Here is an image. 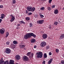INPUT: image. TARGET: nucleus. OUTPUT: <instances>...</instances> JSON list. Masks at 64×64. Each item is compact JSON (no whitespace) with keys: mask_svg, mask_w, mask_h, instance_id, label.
Returning <instances> with one entry per match:
<instances>
[{"mask_svg":"<svg viewBox=\"0 0 64 64\" xmlns=\"http://www.w3.org/2000/svg\"><path fill=\"white\" fill-rule=\"evenodd\" d=\"M31 36H33L35 38L36 36L33 33H30L27 34L25 36H24V38L25 39H27L29 38V37H31Z\"/></svg>","mask_w":64,"mask_h":64,"instance_id":"1","label":"nucleus"},{"mask_svg":"<svg viewBox=\"0 0 64 64\" xmlns=\"http://www.w3.org/2000/svg\"><path fill=\"white\" fill-rule=\"evenodd\" d=\"M36 54L37 55L36 56V58H41L43 56V53L41 52H37Z\"/></svg>","mask_w":64,"mask_h":64,"instance_id":"2","label":"nucleus"},{"mask_svg":"<svg viewBox=\"0 0 64 64\" xmlns=\"http://www.w3.org/2000/svg\"><path fill=\"white\" fill-rule=\"evenodd\" d=\"M22 59L23 60L25 61H28L29 60L28 57L26 56H24Z\"/></svg>","mask_w":64,"mask_h":64,"instance_id":"3","label":"nucleus"},{"mask_svg":"<svg viewBox=\"0 0 64 64\" xmlns=\"http://www.w3.org/2000/svg\"><path fill=\"white\" fill-rule=\"evenodd\" d=\"M46 45V43L44 42H42L40 44V46L42 47H43Z\"/></svg>","mask_w":64,"mask_h":64,"instance_id":"4","label":"nucleus"},{"mask_svg":"<svg viewBox=\"0 0 64 64\" xmlns=\"http://www.w3.org/2000/svg\"><path fill=\"white\" fill-rule=\"evenodd\" d=\"M6 52L7 54H9L11 52V50L8 48H6Z\"/></svg>","mask_w":64,"mask_h":64,"instance_id":"5","label":"nucleus"},{"mask_svg":"<svg viewBox=\"0 0 64 64\" xmlns=\"http://www.w3.org/2000/svg\"><path fill=\"white\" fill-rule=\"evenodd\" d=\"M44 20H39L37 21V23L38 24H41L43 23V22H44Z\"/></svg>","mask_w":64,"mask_h":64,"instance_id":"6","label":"nucleus"},{"mask_svg":"<svg viewBox=\"0 0 64 64\" xmlns=\"http://www.w3.org/2000/svg\"><path fill=\"white\" fill-rule=\"evenodd\" d=\"M9 64H14V61L13 60H10Z\"/></svg>","mask_w":64,"mask_h":64,"instance_id":"7","label":"nucleus"},{"mask_svg":"<svg viewBox=\"0 0 64 64\" xmlns=\"http://www.w3.org/2000/svg\"><path fill=\"white\" fill-rule=\"evenodd\" d=\"M16 60H19L20 59V56L19 55H16Z\"/></svg>","mask_w":64,"mask_h":64,"instance_id":"8","label":"nucleus"},{"mask_svg":"<svg viewBox=\"0 0 64 64\" xmlns=\"http://www.w3.org/2000/svg\"><path fill=\"white\" fill-rule=\"evenodd\" d=\"M42 37L44 39H46L47 37V35L46 34H43L42 36Z\"/></svg>","mask_w":64,"mask_h":64,"instance_id":"9","label":"nucleus"},{"mask_svg":"<svg viewBox=\"0 0 64 64\" xmlns=\"http://www.w3.org/2000/svg\"><path fill=\"white\" fill-rule=\"evenodd\" d=\"M32 8L31 6H28L27 8V10L29 11H31Z\"/></svg>","mask_w":64,"mask_h":64,"instance_id":"10","label":"nucleus"},{"mask_svg":"<svg viewBox=\"0 0 64 64\" xmlns=\"http://www.w3.org/2000/svg\"><path fill=\"white\" fill-rule=\"evenodd\" d=\"M52 61H53V58H52L50 59V60H49L48 62V64H50L52 63Z\"/></svg>","mask_w":64,"mask_h":64,"instance_id":"11","label":"nucleus"},{"mask_svg":"<svg viewBox=\"0 0 64 64\" xmlns=\"http://www.w3.org/2000/svg\"><path fill=\"white\" fill-rule=\"evenodd\" d=\"M12 18L11 20H10V22H13L14 20H15V17L14 16H12V17H11Z\"/></svg>","mask_w":64,"mask_h":64,"instance_id":"12","label":"nucleus"},{"mask_svg":"<svg viewBox=\"0 0 64 64\" xmlns=\"http://www.w3.org/2000/svg\"><path fill=\"white\" fill-rule=\"evenodd\" d=\"M3 60V58H1V60H0V64H4V61H2Z\"/></svg>","mask_w":64,"mask_h":64,"instance_id":"13","label":"nucleus"},{"mask_svg":"<svg viewBox=\"0 0 64 64\" xmlns=\"http://www.w3.org/2000/svg\"><path fill=\"white\" fill-rule=\"evenodd\" d=\"M36 40L35 39H32L31 40V43H34L35 42Z\"/></svg>","mask_w":64,"mask_h":64,"instance_id":"14","label":"nucleus"},{"mask_svg":"<svg viewBox=\"0 0 64 64\" xmlns=\"http://www.w3.org/2000/svg\"><path fill=\"white\" fill-rule=\"evenodd\" d=\"M54 13L55 14H57L58 13V10H55L54 11Z\"/></svg>","mask_w":64,"mask_h":64,"instance_id":"15","label":"nucleus"},{"mask_svg":"<svg viewBox=\"0 0 64 64\" xmlns=\"http://www.w3.org/2000/svg\"><path fill=\"white\" fill-rule=\"evenodd\" d=\"M0 32L1 34H3V33L4 32V30H3L1 29L0 30Z\"/></svg>","mask_w":64,"mask_h":64,"instance_id":"16","label":"nucleus"},{"mask_svg":"<svg viewBox=\"0 0 64 64\" xmlns=\"http://www.w3.org/2000/svg\"><path fill=\"white\" fill-rule=\"evenodd\" d=\"M44 58H47V54H46L44 53Z\"/></svg>","mask_w":64,"mask_h":64,"instance_id":"17","label":"nucleus"},{"mask_svg":"<svg viewBox=\"0 0 64 64\" xmlns=\"http://www.w3.org/2000/svg\"><path fill=\"white\" fill-rule=\"evenodd\" d=\"M8 61H9L8 60H6L5 62H4V64H8V63H9Z\"/></svg>","mask_w":64,"mask_h":64,"instance_id":"18","label":"nucleus"},{"mask_svg":"<svg viewBox=\"0 0 64 64\" xmlns=\"http://www.w3.org/2000/svg\"><path fill=\"white\" fill-rule=\"evenodd\" d=\"M35 10V8H33L31 10V11H32V12H33Z\"/></svg>","mask_w":64,"mask_h":64,"instance_id":"19","label":"nucleus"},{"mask_svg":"<svg viewBox=\"0 0 64 64\" xmlns=\"http://www.w3.org/2000/svg\"><path fill=\"white\" fill-rule=\"evenodd\" d=\"M14 44H17L18 43V42L14 40L13 42Z\"/></svg>","mask_w":64,"mask_h":64,"instance_id":"20","label":"nucleus"},{"mask_svg":"<svg viewBox=\"0 0 64 64\" xmlns=\"http://www.w3.org/2000/svg\"><path fill=\"white\" fill-rule=\"evenodd\" d=\"M26 21H28V20H30V18L29 17H27L26 18Z\"/></svg>","mask_w":64,"mask_h":64,"instance_id":"21","label":"nucleus"},{"mask_svg":"<svg viewBox=\"0 0 64 64\" xmlns=\"http://www.w3.org/2000/svg\"><path fill=\"white\" fill-rule=\"evenodd\" d=\"M61 39H63L64 38V34H63L60 37Z\"/></svg>","mask_w":64,"mask_h":64,"instance_id":"22","label":"nucleus"},{"mask_svg":"<svg viewBox=\"0 0 64 64\" xmlns=\"http://www.w3.org/2000/svg\"><path fill=\"white\" fill-rule=\"evenodd\" d=\"M6 37L7 38L8 36V35H9V32H6Z\"/></svg>","mask_w":64,"mask_h":64,"instance_id":"23","label":"nucleus"},{"mask_svg":"<svg viewBox=\"0 0 64 64\" xmlns=\"http://www.w3.org/2000/svg\"><path fill=\"white\" fill-rule=\"evenodd\" d=\"M20 46L22 48H23L24 47V46L23 44H21L20 45Z\"/></svg>","mask_w":64,"mask_h":64,"instance_id":"24","label":"nucleus"},{"mask_svg":"<svg viewBox=\"0 0 64 64\" xmlns=\"http://www.w3.org/2000/svg\"><path fill=\"white\" fill-rule=\"evenodd\" d=\"M30 53H31V52H29L27 53L26 54V55L27 56H30Z\"/></svg>","mask_w":64,"mask_h":64,"instance_id":"25","label":"nucleus"},{"mask_svg":"<svg viewBox=\"0 0 64 64\" xmlns=\"http://www.w3.org/2000/svg\"><path fill=\"white\" fill-rule=\"evenodd\" d=\"M48 10L50 11L51 10V8L50 7H48Z\"/></svg>","mask_w":64,"mask_h":64,"instance_id":"26","label":"nucleus"},{"mask_svg":"<svg viewBox=\"0 0 64 64\" xmlns=\"http://www.w3.org/2000/svg\"><path fill=\"white\" fill-rule=\"evenodd\" d=\"M40 9L41 10H44L45 9V8H44V7H42V8H40Z\"/></svg>","mask_w":64,"mask_h":64,"instance_id":"27","label":"nucleus"},{"mask_svg":"<svg viewBox=\"0 0 64 64\" xmlns=\"http://www.w3.org/2000/svg\"><path fill=\"white\" fill-rule=\"evenodd\" d=\"M58 23L57 22H56L54 23V24L55 25H57V24H58Z\"/></svg>","mask_w":64,"mask_h":64,"instance_id":"28","label":"nucleus"},{"mask_svg":"<svg viewBox=\"0 0 64 64\" xmlns=\"http://www.w3.org/2000/svg\"><path fill=\"white\" fill-rule=\"evenodd\" d=\"M33 55H34V54L32 53V54H31V56H30V57H33Z\"/></svg>","mask_w":64,"mask_h":64,"instance_id":"29","label":"nucleus"},{"mask_svg":"<svg viewBox=\"0 0 64 64\" xmlns=\"http://www.w3.org/2000/svg\"><path fill=\"white\" fill-rule=\"evenodd\" d=\"M56 53H58V52L59 51V50H58V49H56Z\"/></svg>","mask_w":64,"mask_h":64,"instance_id":"30","label":"nucleus"},{"mask_svg":"<svg viewBox=\"0 0 64 64\" xmlns=\"http://www.w3.org/2000/svg\"><path fill=\"white\" fill-rule=\"evenodd\" d=\"M12 2L14 4H15L16 3V1H15V0H12Z\"/></svg>","mask_w":64,"mask_h":64,"instance_id":"31","label":"nucleus"},{"mask_svg":"<svg viewBox=\"0 0 64 64\" xmlns=\"http://www.w3.org/2000/svg\"><path fill=\"white\" fill-rule=\"evenodd\" d=\"M52 8H55V5H52Z\"/></svg>","mask_w":64,"mask_h":64,"instance_id":"32","label":"nucleus"},{"mask_svg":"<svg viewBox=\"0 0 64 64\" xmlns=\"http://www.w3.org/2000/svg\"><path fill=\"white\" fill-rule=\"evenodd\" d=\"M34 17L35 18H38V15H34Z\"/></svg>","mask_w":64,"mask_h":64,"instance_id":"33","label":"nucleus"},{"mask_svg":"<svg viewBox=\"0 0 64 64\" xmlns=\"http://www.w3.org/2000/svg\"><path fill=\"white\" fill-rule=\"evenodd\" d=\"M32 26L33 25H32V23L30 24V27H32Z\"/></svg>","mask_w":64,"mask_h":64,"instance_id":"34","label":"nucleus"},{"mask_svg":"<svg viewBox=\"0 0 64 64\" xmlns=\"http://www.w3.org/2000/svg\"><path fill=\"white\" fill-rule=\"evenodd\" d=\"M40 17L42 18H43V17H44V16L41 14V15H40Z\"/></svg>","mask_w":64,"mask_h":64,"instance_id":"35","label":"nucleus"},{"mask_svg":"<svg viewBox=\"0 0 64 64\" xmlns=\"http://www.w3.org/2000/svg\"><path fill=\"white\" fill-rule=\"evenodd\" d=\"M52 0H49V1H48V2L50 4L51 2V1H52Z\"/></svg>","mask_w":64,"mask_h":64,"instance_id":"36","label":"nucleus"},{"mask_svg":"<svg viewBox=\"0 0 64 64\" xmlns=\"http://www.w3.org/2000/svg\"><path fill=\"white\" fill-rule=\"evenodd\" d=\"M61 62L62 64H64V60H62Z\"/></svg>","mask_w":64,"mask_h":64,"instance_id":"37","label":"nucleus"},{"mask_svg":"<svg viewBox=\"0 0 64 64\" xmlns=\"http://www.w3.org/2000/svg\"><path fill=\"white\" fill-rule=\"evenodd\" d=\"M45 62H46L44 60L43 62H42V64H45Z\"/></svg>","mask_w":64,"mask_h":64,"instance_id":"38","label":"nucleus"},{"mask_svg":"<svg viewBox=\"0 0 64 64\" xmlns=\"http://www.w3.org/2000/svg\"><path fill=\"white\" fill-rule=\"evenodd\" d=\"M20 24H22L23 23V21H21L20 22Z\"/></svg>","mask_w":64,"mask_h":64,"instance_id":"39","label":"nucleus"},{"mask_svg":"<svg viewBox=\"0 0 64 64\" xmlns=\"http://www.w3.org/2000/svg\"><path fill=\"white\" fill-rule=\"evenodd\" d=\"M28 15H31V14H32V13L31 12H29L28 13Z\"/></svg>","mask_w":64,"mask_h":64,"instance_id":"40","label":"nucleus"},{"mask_svg":"<svg viewBox=\"0 0 64 64\" xmlns=\"http://www.w3.org/2000/svg\"><path fill=\"white\" fill-rule=\"evenodd\" d=\"M1 16H2V17H4L5 16V15H4V14H2L1 15Z\"/></svg>","mask_w":64,"mask_h":64,"instance_id":"41","label":"nucleus"},{"mask_svg":"<svg viewBox=\"0 0 64 64\" xmlns=\"http://www.w3.org/2000/svg\"><path fill=\"white\" fill-rule=\"evenodd\" d=\"M49 55H52V53L51 52H50L49 53Z\"/></svg>","mask_w":64,"mask_h":64,"instance_id":"42","label":"nucleus"},{"mask_svg":"<svg viewBox=\"0 0 64 64\" xmlns=\"http://www.w3.org/2000/svg\"><path fill=\"white\" fill-rule=\"evenodd\" d=\"M4 18V17L3 16H1V17L0 18H1V19H3Z\"/></svg>","mask_w":64,"mask_h":64,"instance_id":"43","label":"nucleus"},{"mask_svg":"<svg viewBox=\"0 0 64 64\" xmlns=\"http://www.w3.org/2000/svg\"><path fill=\"white\" fill-rule=\"evenodd\" d=\"M2 21V20L1 19H0V23H1V22Z\"/></svg>","mask_w":64,"mask_h":64,"instance_id":"44","label":"nucleus"},{"mask_svg":"<svg viewBox=\"0 0 64 64\" xmlns=\"http://www.w3.org/2000/svg\"><path fill=\"white\" fill-rule=\"evenodd\" d=\"M6 44H7V45H9V42H6Z\"/></svg>","mask_w":64,"mask_h":64,"instance_id":"45","label":"nucleus"},{"mask_svg":"<svg viewBox=\"0 0 64 64\" xmlns=\"http://www.w3.org/2000/svg\"><path fill=\"white\" fill-rule=\"evenodd\" d=\"M49 46H48L46 47V48L47 49H49Z\"/></svg>","mask_w":64,"mask_h":64,"instance_id":"46","label":"nucleus"},{"mask_svg":"<svg viewBox=\"0 0 64 64\" xmlns=\"http://www.w3.org/2000/svg\"><path fill=\"white\" fill-rule=\"evenodd\" d=\"M37 47V46H34V48H36Z\"/></svg>","mask_w":64,"mask_h":64,"instance_id":"47","label":"nucleus"},{"mask_svg":"<svg viewBox=\"0 0 64 64\" xmlns=\"http://www.w3.org/2000/svg\"><path fill=\"white\" fill-rule=\"evenodd\" d=\"M3 8V6H0V8Z\"/></svg>","mask_w":64,"mask_h":64,"instance_id":"48","label":"nucleus"},{"mask_svg":"<svg viewBox=\"0 0 64 64\" xmlns=\"http://www.w3.org/2000/svg\"><path fill=\"white\" fill-rule=\"evenodd\" d=\"M26 13H28V11L27 10H26Z\"/></svg>","mask_w":64,"mask_h":64,"instance_id":"49","label":"nucleus"},{"mask_svg":"<svg viewBox=\"0 0 64 64\" xmlns=\"http://www.w3.org/2000/svg\"><path fill=\"white\" fill-rule=\"evenodd\" d=\"M10 16H12H12H13L12 15H10Z\"/></svg>","mask_w":64,"mask_h":64,"instance_id":"50","label":"nucleus"},{"mask_svg":"<svg viewBox=\"0 0 64 64\" xmlns=\"http://www.w3.org/2000/svg\"><path fill=\"white\" fill-rule=\"evenodd\" d=\"M22 23H23V24H25V22H23Z\"/></svg>","mask_w":64,"mask_h":64,"instance_id":"51","label":"nucleus"},{"mask_svg":"<svg viewBox=\"0 0 64 64\" xmlns=\"http://www.w3.org/2000/svg\"><path fill=\"white\" fill-rule=\"evenodd\" d=\"M51 27L50 26V27H49V28H50V29L51 28Z\"/></svg>","mask_w":64,"mask_h":64,"instance_id":"52","label":"nucleus"},{"mask_svg":"<svg viewBox=\"0 0 64 64\" xmlns=\"http://www.w3.org/2000/svg\"><path fill=\"white\" fill-rule=\"evenodd\" d=\"M16 29H18V27H16Z\"/></svg>","mask_w":64,"mask_h":64,"instance_id":"53","label":"nucleus"},{"mask_svg":"<svg viewBox=\"0 0 64 64\" xmlns=\"http://www.w3.org/2000/svg\"><path fill=\"white\" fill-rule=\"evenodd\" d=\"M63 10H64V8H63L62 9Z\"/></svg>","mask_w":64,"mask_h":64,"instance_id":"54","label":"nucleus"},{"mask_svg":"<svg viewBox=\"0 0 64 64\" xmlns=\"http://www.w3.org/2000/svg\"><path fill=\"white\" fill-rule=\"evenodd\" d=\"M18 26H20V25H19V24H18Z\"/></svg>","mask_w":64,"mask_h":64,"instance_id":"55","label":"nucleus"},{"mask_svg":"<svg viewBox=\"0 0 64 64\" xmlns=\"http://www.w3.org/2000/svg\"><path fill=\"white\" fill-rule=\"evenodd\" d=\"M14 48H15V47H14V48H13L14 49Z\"/></svg>","mask_w":64,"mask_h":64,"instance_id":"56","label":"nucleus"}]
</instances>
